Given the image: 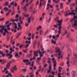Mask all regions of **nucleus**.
I'll return each mask as SVG.
<instances>
[{
  "instance_id": "de8ad7c7",
  "label": "nucleus",
  "mask_w": 77,
  "mask_h": 77,
  "mask_svg": "<svg viewBox=\"0 0 77 77\" xmlns=\"http://www.w3.org/2000/svg\"><path fill=\"white\" fill-rule=\"evenodd\" d=\"M42 32H43V31H42V30H40V32H39V33H40V35H42Z\"/></svg>"
},
{
  "instance_id": "680f3d73",
  "label": "nucleus",
  "mask_w": 77,
  "mask_h": 77,
  "mask_svg": "<svg viewBox=\"0 0 77 77\" xmlns=\"http://www.w3.org/2000/svg\"><path fill=\"white\" fill-rule=\"evenodd\" d=\"M52 61H54L53 62H54V61H56L55 60V58H53L52 59Z\"/></svg>"
},
{
  "instance_id": "f704fd0d",
  "label": "nucleus",
  "mask_w": 77,
  "mask_h": 77,
  "mask_svg": "<svg viewBox=\"0 0 77 77\" xmlns=\"http://www.w3.org/2000/svg\"><path fill=\"white\" fill-rule=\"evenodd\" d=\"M11 23H9V24L7 25L6 26L7 27V28L9 27H10V26H11Z\"/></svg>"
},
{
  "instance_id": "a19ab883",
  "label": "nucleus",
  "mask_w": 77,
  "mask_h": 77,
  "mask_svg": "<svg viewBox=\"0 0 77 77\" xmlns=\"http://www.w3.org/2000/svg\"><path fill=\"white\" fill-rule=\"evenodd\" d=\"M4 10H6V11H7L9 10V9L7 7H5L4 8Z\"/></svg>"
},
{
  "instance_id": "0eeeda50",
  "label": "nucleus",
  "mask_w": 77,
  "mask_h": 77,
  "mask_svg": "<svg viewBox=\"0 0 77 77\" xmlns=\"http://www.w3.org/2000/svg\"><path fill=\"white\" fill-rule=\"evenodd\" d=\"M23 61L24 63H25V65L26 66L29 65H30L31 63L30 62H29V60H24ZM28 62L29 63H27Z\"/></svg>"
},
{
  "instance_id": "338daca9",
  "label": "nucleus",
  "mask_w": 77,
  "mask_h": 77,
  "mask_svg": "<svg viewBox=\"0 0 77 77\" xmlns=\"http://www.w3.org/2000/svg\"><path fill=\"white\" fill-rule=\"evenodd\" d=\"M74 56H75V57L76 58L77 57V54H76L75 53L74 54Z\"/></svg>"
},
{
  "instance_id": "c03bdc74",
  "label": "nucleus",
  "mask_w": 77,
  "mask_h": 77,
  "mask_svg": "<svg viewBox=\"0 0 77 77\" xmlns=\"http://www.w3.org/2000/svg\"><path fill=\"white\" fill-rule=\"evenodd\" d=\"M5 20V18H3L2 19L0 18V21H4Z\"/></svg>"
},
{
  "instance_id": "5fc2aeb1",
  "label": "nucleus",
  "mask_w": 77,
  "mask_h": 77,
  "mask_svg": "<svg viewBox=\"0 0 77 77\" xmlns=\"http://www.w3.org/2000/svg\"><path fill=\"white\" fill-rule=\"evenodd\" d=\"M8 75L10 77H12V74H11V73H9Z\"/></svg>"
},
{
  "instance_id": "13d9d810",
  "label": "nucleus",
  "mask_w": 77,
  "mask_h": 77,
  "mask_svg": "<svg viewBox=\"0 0 77 77\" xmlns=\"http://www.w3.org/2000/svg\"><path fill=\"white\" fill-rule=\"evenodd\" d=\"M68 51L69 52L71 53V52L72 51V50H71V49L69 48L68 49Z\"/></svg>"
},
{
  "instance_id": "393cba45",
  "label": "nucleus",
  "mask_w": 77,
  "mask_h": 77,
  "mask_svg": "<svg viewBox=\"0 0 77 77\" xmlns=\"http://www.w3.org/2000/svg\"><path fill=\"white\" fill-rule=\"evenodd\" d=\"M26 6H28V4H26V6H25L24 7V8H23V9H24V10L25 11H27V8L26 7Z\"/></svg>"
},
{
  "instance_id": "37998d69",
  "label": "nucleus",
  "mask_w": 77,
  "mask_h": 77,
  "mask_svg": "<svg viewBox=\"0 0 77 77\" xmlns=\"http://www.w3.org/2000/svg\"><path fill=\"white\" fill-rule=\"evenodd\" d=\"M34 45H36V40H35L34 42Z\"/></svg>"
},
{
  "instance_id": "7ed1b4c3",
  "label": "nucleus",
  "mask_w": 77,
  "mask_h": 77,
  "mask_svg": "<svg viewBox=\"0 0 77 77\" xmlns=\"http://www.w3.org/2000/svg\"><path fill=\"white\" fill-rule=\"evenodd\" d=\"M71 23H73L74 22V24H72V27H77V16H74V18L71 19Z\"/></svg>"
},
{
  "instance_id": "8fccbe9b",
  "label": "nucleus",
  "mask_w": 77,
  "mask_h": 77,
  "mask_svg": "<svg viewBox=\"0 0 77 77\" xmlns=\"http://www.w3.org/2000/svg\"><path fill=\"white\" fill-rule=\"evenodd\" d=\"M60 33H61V30H59L58 31V33L59 35H60Z\"/></svg>"
},
{
  "instance_id": "6e6552de",
  "label": "nucleus",
  "mask_w": 77,
  "mask_h": 77,
  "mask_svg": "<svg viewBox=\"0 0 77 77\" xmlns=\"http://www.w3.org/2000/svg\"><path fill=\"white\" fill-rule=\"evenodd\" d=\"M26 44H27L25 46V48H28L29 46V45L30 44V43H31V41H26L25 42Z\"/></svg>"
},
{
  "instance_id": "f257e3e1",
  "label": "nucleus",
  "mask_w": 77,
  "mask_h": 77,
  "mask_svg": "<svg viewBox=\"0 0 77 77\" xmlns=\"http://www.w3.org/2000/svg\"><path fill=\"white\" fill-rule=\"evenodd\" d=\"M41 51H42L41 52V50H40L34 51V56L32 58L33 60H35V59H36L35 56H38V55L37 54L38 53H39L40 57H43V54L45 53L46 52V51H44V48H42L41 50Z\"/></svg>"
},
{
  "instance_id": "aec40b11",
  "label": "nucleus",
  "mask_w": 77,
  "mask_h": 77,
  "mask_svg": "<svg viewBox=\"0 0 77 77\" xmlns=\"http://www.w3.org/2000/svg\"><path fill=\"white\" fill-rule=\"evenodd\" d=\"M60 53H59L58 54L59 57H58V59H60L62 58V57H63V55H60Z\"/></svg>"
},
{
  "instance_id": "58836bf2",
  "label": "nucleus",
  "mask_w": 77,
  "mask_h": 77,
  "mask_svg": "<svg viewBox=\"0 0 77 77\" xmlns=\"http://www.w3.org/2000/svg\"><path fill=\"white\" fill-rule=\"evenodd\" d=\"M10 50H11V51H12V52H13V51H15L14 49H12V48H10Z\"/></svg>"
},
{
  "instance_id": "a18cd8bd",
  "label": "nucleus",
  "mask_w": 77,
  "mask_h": 77,
  "mask_svg": "<svg viewBox=\"0 0 77 77\" xmlns=\"http://www.w3.org/2000/svg\"><path fill=\"white\" fill-rule=\"evenodd\" d=\"M75 4L77 6L76 7V10H75V11L76 12L77 11V2H76Z\"/></svg>"
},
{
  "instance_id": "4d7b16f0",
  "label": "nucleus",
  "mask_w": 77,
  "mask_h": 77,
  "mask_svg": "<svg viewBox=\"0 0 77 77\" xmlns=\"http://www.w3.org/2000/svg\"><path fill=\"white\" fill-rule=\"evenodd\" d=\"M23 53H27V51H26V50H23Z\"/></svg>"
},
{
  "instance_id": "f8f14e48",
  "label": "nucleus",
  "mask_w": 77,
  "mask_h": 77,
  "mask_svg": "<svg viewBox=\"0 0 77 77\" xmlns=\"http://www.w3.org/2000/svg\"><path fill=\"white\" fill-rule=\"evenodd\" d=\"M74 11H75V10H71V12H69V15H75V13H74Z\"/></svg>"
},
{
  "instance_id": "49530a36",
  "label": "nucleus",
  "mask_w": 77,
  "mask_h": 77,
  "mask_svg": "<svg viewBox=\"0 0 77 77\" xmlns=\"http://www.w3.org/2000/svg\"><path fill=\"white\" fill-rule=\"evenodd\" d=\"M34 63L35 62H34V61H32L31 64V66H32V67H33V64H34Z\"/></svg>"
},
{
  "instance_id": "c85d7f7f",
  "label": "nucleus",
  "mask_w": 77,
  "mask_h": 77,
  "mask_svg": "<svg viewBox=\"0 0 77 77\" xmlns=\"http://www.w3.org/2000/svg\"><path fill=\"white\" fill-rule=\"evenodd\" d=\"M21 32H20V33L17 34V38H18L21 35Z\"/></svg>"
},
{
  "instance_id": "a878e982",
  "label": "nucleus",
  "mask_w": 77,
  "mask_h": 77,
  "mask_svg": "<svg viewBox=\"0 0 77 77\" xmlns=\"http://www.w3.org/2000/svg\"><path fill=\"white\" fill-rule=\"evenodd\" d=\"M68 33V30H67V29H66L64 32V33L63 34V36H65V35H66V33Z\"/></svg>"
},
{
  "instance_id": "6ab92c4d",
  "label": "nucleus",
  "mask_w": 77,
  "mask_h": 77,
  "mask_svg": "<svg viewBox=\"0 0 77 77\" xmlns=\"http://www.w3.org/2000/svg\"><path fill=\"white\" fill-rule=\"evenodd\" d=\"M0 54H2L3 57H4L5 56V54H3V53L1 51H0Z\"/></svg>"
},
{
  "instance_id": "774afa93",
  "label": "nucleus",
  "mask_w": 77,
  "mask_h": 77,
  "mask_svg": "<svg viewBox=\"0 0 77 77\" xmlns=\"http://www.w3.org/2000/svg\"><path fill=\"white\" fill-rule=\"evenodd\" d=\"M23 72H26V69H23Z\"/></svg>"
},
{
  "instance_id": "0e129e2a",
  "label": "nucleus",
  "mask_w": 77,
  "mask_h": 77,
  "mask_svg": "<svg viewBox=\"0 0 77 77\" xmlns=\"http://www.w3.org/2000/svg\"><path fill=\"white\" fill-rule=\"evenodd\" d=\"M17 5H17V3H16V2H15V4L14 5V6H17Z\"/></svg>"
},
{
  "instance_id": "4c0bfd02",
  "label": "nucleus",
  "mask_w": 77,
  "mask_h": 77,
  "mask_svg": "<svg viewBox=\"0 0 77 77\" xmlns=\"http://www.w3.org/2000/svg\"><path fill=\"white\" fill-rule=\"evenodd\" d=\"M49 5H50V4H47V8H46V9L47 10H48V9H49Z\"/></svg>"
},
{
  "instance_id": "2f4dec72",
  "label": "nucleus",
  "mask_w": 77,
  "mask_h": 77,
  "mask_svg": "<svg viewBox=\"0 0 77 77\" xmlns=\"http://www.w3.org/2000/svg\"><path fill=\"white\" fill-rule=\"evenodd\" d=\"M59 69L58 70L59 71V72H61V69H62V68H61V67H59Z\"/></svg>"
},
{
  "instance_id": "69168bd1",
  "label": "nucleus",
  "mask_w": 77,
  "mask_h": 77,
  "mask_svg": "<svg viewBox=\"0 0 77 77\" xmlns=\"http://www.w3.org/2000/svg\"><path fill=\"white\" fill-rule=\"evenodd\" d=\"M68 15H69L68 14V13L66 12V14H65V16L66 17H67V16H68Z\"/></svg>"
},
{
  "instance_id": "79ce46f5",
  "label": "nucleus",
  "mask_w": 77,
  "mask_h": 77,
  "mask_svg": "<svg viewBox=\"0 0 77 77\" xmlns=\"http://www.w3.org/2000/svg\"><path fill=\"white\" fill-rule=\"evenodd\" d=\"M34 36H35V34L34 33L32 34V39H33V38H34Z\"/></svg>"
},
{
  "instance_id": "e2e57ef3",
  "label": "nucleus",
  "mask_w": 77,
  "mask_h": 77,
  "mask_svg": "<svg viewBox=\"0 0 77 77\" xmlns=\"http://www.w3.org/2000/svg\"><path fill=\"white\" fill-rule=\"evenodd\" d=\"M15 56L16 57H17V56H18V54L17 53L15 55Z\"/></svg>"
},
{
  "instance_id": "473e14b6",
  "label": "nucleus",
  "mask_w": 77,
  "mask_h": 77,
  "mask_svg": "<svg viewBox=\"0 0 77 77\" xmlns=\"http://www.w3.org/2000/svg\"><path fill=\"white\" fill-rule=\"evenodd\" d=\"M60 9H62L63 8V3H60Z\"/></svg>"
},
{
  "instance_id": "cd10ccee",
  "label": "nucleus",
  "mask_w": 77,
  "mask_h": 77,
  "mask_svg": "<svg viewBox=\"0 0 77 77\" xmlns=\"http://www.w3.org/2000/svg\"><path fill=\"white\" fill-rule=\"evenodd\" d=\"M25 2H26L25 0H23V2H21L20 4L22 6H23V5H24V3Z\"/></svg>"
},
{
  "instance_id": "e433bc0d",
  "label": "nucleus",
  "mask_w": 77,
  "mask_h": 77,
  "mask_svg": "<svg viewBox=\"0 0 77 77\" xmlns=\"http://www.w3.org/2000/svg\"><path fill=\"white\" fill-rule=\"evenodd\" d=\"M27 39L29 41H30V40H31V37H27L26 39V40H27Z\"/></svg>"
},
{
  "instance_id": "09e8293b",
  "label": "nucleus",
  "mask_w": 77,
  "mask_h": 77,
  "mask_svg": "<svg viewBox=\"0 0 77 77\" xmlns=\"http://www.w3.org/2000/svg\"><path fill=\"white\" fill-rule=\"evenodd\" d=\"M51 42L52 43H53L54 44H56V41H54L53 40H52Z\"/></svg>"
},
{
  "instance_id": "ea45409f",
  "label": "nucleus",
  "mask_w": 77,
  "mask_h": 77,
  "mask_svg": "<svg viewBox=\"0 0 77 77\" xmlns=\"http://www.w3.org/2000/svg\"><path fill=\"white\" fill-rule=\"evenodd\" d=\"M24 16L25 17H29V15L28 14H25L24 15Z\"/></svg>"
},
{
  "instance_id": "5701e85b",
  "label": "nucleus",
  "mask_w": 77,
  "mask_h": 77,
  "mask_svg": "<svg viewBox=\"0 0 77 77\" xmlns=\"http://www.w3.org/2000/svg\"><path fill=\"white\" fill-rule=\"evenodd\" d=\"M13 69H14V70H15V71H17V65L14 66L13 68Z\"/></svg>"
},
{
  "instance_id": "9d476101",
  "label": "nucleus",
  "mask_w": 77,
  "mask_h": 77,
  "mask_svg": "<svg viewBox=\"0 0 77 77\" xmlns=\"http://www.w3.org/2000/svg\"><path fill=\"white\" fill-rule=\"evenodd\" d=\"M26 21H28V23H26L25 25L26 27H28L29 26V24L30 23V17L27 19Z\"/></svg>"
},
{
  "instance_id": "20e7f679",
  "label": "nucleus",
  "mask_w": 77,
  "mask_h": 77,
  "mask_svg": "<svg viewBox=\"0 0 77 77\" xmlns=\"http://www.w3.org/2000/svg\"><path fill=\"white\" fill-rule=\"evenodd\" d=\"M12 53V51H10L9 54H7L5 55L6 56H8V59H12V57H13V55L11 54Z\"/></svg>"
},
{
  "instance_id": "7c9ffc66",
  "label": "nucleus",
  "mask_w": 77,
  "mask_h": 77,
  "mask_svg": "<svg viewBox=\"0 0 77 77\" xmlns=\"http://www.w3.org/2000/svg\"><path fill=\"white\" fill-rule=\"evenodd\" d=\"M42 29V27H41V26H39L38 27H37V30H39V29Z\"/></svg>"
},
{
  "instance_id": "c756f323",
  "label": "nucleus",
  "mask_w": 77,
  "mask_h": 77,
  "mask_svg": "<svg viewBox=\"0 0 77 77\" xmlns=\"http://www.w3.org/2000/svg\"><path fill=\"white\" fill-rule=\"evenodd\" d=\"M7 70V68H5L2 71V72L4 73V72H5Z\"/></svg>"
},
{
  "instance_id": "052dcab7",
  "label": "nucleus",
  "mask_w": 77,
  "mask_h": 77,
  "mask_svg": "<svg viewBox=\"0 0 77 77\" xmlns=\"http://www.w3.org/2000/svg\"><path fill=\"white\" fill-rule=\"evenodd\" d=\"M48 52H49V53H52V51H51V50L50 51L49 50H48Z\"/></svg>"
},
{
  "instance_id": "ddd939ff",
  "label": "nucleus",
  "mask_w": 77,
  "mask_h": 77,
  "mask_svg": "<svg viewBox=\"0 0 77 77\" xmlns=\"http://www.w3.org/2000/svg\"><path fill=\"white\" fill-rule=\"evenodd\" d=\"M69 56H70V55H69V54H68V57L66 58L67 60L66 63L67 65H68L69 64V63H70V61H69Z\"/></svg>"
},
{
  "instance_id": "4468645a",
  "label": "nucleus",
  "mask_w": 77,
  "mask_h": 77,
  "mask_svg": "<svg viewBox=\"0 0 77 77\" xmlns=\"http://www.w3.org/2000/svg\"><path fill=\"white\" fill-rule=\"evenodd\" d=\"M53 63H54L53 69H54V70H55V69H56V68H55V67H56V65H57V63H56V61H54L53 62Z\"/></svg>"
},
{
  "instance_id": "4be33fe9",
  "label": "nucleus",
  "mask_w": 77,
  "mask_h": 77,
  "mask_svg": "<svg viewBox=\"0 0 77 77\" xmlns=\"http://www.w3.org/2000/svg\"><path fill=\"white\" fill-rule=\"evenodd\" d=\"M53 39H54V41H56L57 39V38H56V36L55 35H53L52 36Z\"/></svg>"
},
{
  "instance_id": "423d86ee",
  "label": "nucleus",
  "mask_w": 77,
  "mask_h": 77,
  "mask_svg": "<svg viewBox=\"0 0 77 77\" xmlns=\"http://www.w3.org/2000/svg\"><path fill=\"white\" fill-rule=\"evenodd\" d=\"M57 23H58V25L60 26V27L58 28V29L60 30L61 29H62L61 26L62 25V19H61L60 21L58 20Z\"/></svg>"
},
{
  "instance_id": "9b49d317",
  "label": "nucleus",
  "mask_w": 77,
  "mask_h": 77,
  "mask_svg": "<svg viewBox=\"0 0 77 77\" xmlns=\"http://www.w3.org/2000/svg\"><path fill=\"white\" fill-rule=\"evenodd\" d=\"M72 75V77H76V72L75 71L73 70L71 72Z\"/></svg>"
},
{
  "instance_id": "dca6fc26",
  "label": "nucleus",
  "mask_w": 77,
  "mask_h": 77,
  "mask_svg": "<svg viewBox=\"0 0 77 77\" xmlns=\"http://www.w3.org/2000/svg\"><path fill=\"white\" fill-rule=\"evenodd\" d=\"M0 62L2 64H5L6 63V61L5 60H2L0 59Z\"/></svg>"
},
{
  "instance_id": "b1692460",
  "label": "nucleus",
  "mask_w": 77,
  "mask_h": 77,
  "mask_svg": "<svg viewBox=\"0 0 77 77\" xmlns=\"http://www.w3.org/2000/svg\"><path fill=\"white\" fill-rule=\"evenodd\" d=\"M48 63H49V65L51 64V58H48Z\"/></svg>"
},
{
  "instance_id": "3c124183",
  "label": "nucleus",
  "mask_w": 77,
  "mask_h": 77,
  "mask_svg": "<svg viewBox=\"0 0 77 77\" xmlns=\"http://www.w3.org/2000/svg\"><path fill=\"white\" fill-rule=\"evenodd\" d=\"M60 74H61L60 73H58V77H61V76H60Z\"/></svg>"
},
{
  "instance_id": "2eb2a0df",
  "label": "nucleus",
  "mask_w": 77,
  "mask_h": 77,
  "mask_svg": "<svg viewBox=\"0 0 77 77\" xmlns=\"http://www.w3.org/2000/svg\"><path fill=\"white\" fill-rule=\"evenodd\" d=\"M12 63V62L11 61H10V62L8 63V64L6 66L7 68L9 69V68H10V66H11V63Z\"/></svg>"
},
{
  "instance_id": "603ef678",
  "label": "nucleus",
  "mask_w": 77,
  "mask_h": 77,
  "mask_svg": "<svg viewBox=\"0 0 77 77\" xmlns=\"http://www.w3.org/2000/svg\"><path fill=\"white\" fill-rule=\"evenodd\" d=\"M14 1H13L10 4L11 5H14Z\"/></svg>"
},
{
  "instance_id": "39448f33",
  "label": "nucleus",
  "mask_w": 77,
  "mask_h": 77,
  "mask_svg": "<svg viewBox=\"0 0 77 77\" xmlns=\"http://www.w3.org/2000/svg\"><path fill=\"white\" fill-rule=\"evenodd\" d=\"M19 21L20 22V23H18V27L21 30L22 29L21 27V24H23V21L21 20V17H19Z\"/></svg>"
},
{
  "instance_id": "c9c22d12",
  "label": "nucleus",
  "mask_w": 77,
  "mask_h": 77,
  "mask_svg": "<svg viewBox=\"0 0 77 77\" xmlns=\"http://www.w3.org/2000/svg\"><path fill=\"white\" fill-rule=\"evenodd\" d=\"M51 17H50L49 18L48 20V23H50V22L51 21Z\"/></svg>"
},
{
  "instance_id": "1a4fd4ad",
  "label": "nucleus",
  "mask_w": 77,
  "mask_h": 77,
  "mask_svg": "<svg viewBox=\"0 0 77 77\" xmlns=\"http://www.w3.org/2000/svg\"><path fill=\"white\" fill-rule=\"evenodd\" d=\"M42 2L43 5H45V4H46V2H47L45 0H40V2L39 6L40 7H41V6H42Z\"/></svg>"
},
{
  "instance_id": "bf43d9fd",
  "label": "nucleus",
  "mask_w": 77,
  "mask_h": 77,
  "mask_svg": "<svg viewBox=\"0 0 77 77\" xmlns=\"http://www.w3.org/2000/svg\"><path fill=\"white\" fill-rule=\"evenodd\" d=\"M70 6H75V4L74 3H72L71 4Z\"/></svg>"
},
{
  "instance_id": "72a5a7b5",
  "label": "nucleus",
  "mask_w": 77,
  "mask_h": 77,
  "mask_svg": "<svg viewBox=\"0 0 77 77\" xmlns=\"http://www.w3.org/2000/svg\"><path fill=\"white\" fill-rule=\"evenodd\" d=\"M69 40L70 41H71V42H72L74 40V39L73 38H71L69 39Z\"/></svg>"
},
{
  "instance_id": "bb28decb",
  "label": "nucleus",
  "mask_w": 77,
  "mask_h": 77,
  "mask_svg": "<svg viewBox=\"0 0 77 77\" xmlns=\"http://www.w3.org/2000/svg\"><path fill=\"white\" fill-rule=\"evenodd\" d=\"M59 1H60V0H53V2L54 3H58V2Z\"/></svg>"
},
{
  "instance_id": "412c9836",
  "label": "nucleus",
  "mask_w": 77,
  "mask_h": 77,
  "mask_svg": "<svg viewBox=\"0 0 77 77\" xmlns=\"http://www.w3.org/2000/svg\"><path fill=\"white\" fill-rule=\"evenodd\" d=\"M71 63L72 64V65H75V61L74 60H72L71 62Z\"/></svg>"
},
{
  "instance_id": "a211bd4d",
  "label": "nucleus",
  "mask_w": 77,
  "mask_h": 77,
  "mask_svg": "<svg viewBox=\"0 0 77 77\" xmlns=\"http://www.w3.org/2000/svg\"><path fill=\"white\" fill-rule=\"evenodd\" d=\"M42 57H39L37 58V62L38 63H39V62H40V61H41V58Z\"/></svg>"
},
{
  "instance_id": "6e6d98bb",
  "label": "nucleus",
  "mask_w": 77,
  "mask_h": 77,
  "mask_svg": "<svg viewBox=\"0 0 77 77\" xmlns=\"http://www.w3.org/2000/svg\"><path fill=\"white\" fill-rule=\"evenodd\" d=\"M47 66H48V64H45L44 65L43 67H44V68H46V67H47Z\"/></svg>"
},
{
  "instance_id": "f3484780",
  "label": "nucleus",
  "mask_w": 77,
  "mask_h": 77,
  "mask_svg": "<svg viewBox=\"0 0 77 77\" xmlns=\"http://www.w3.org/2000/svg\"><path fill=\"white\" fill-rule=\"evenodd\" d=\"M56 52L59 53L60 52V49L58 47H57L55 48Z\"/></svg>"
},
{
  "instance_id": "f03ea898",
  "label": "nucleus",
  "mask_w": 77,
  "mask_h": 77,
  "mask_svg": "<svg viewBox=\"0 0 77 77\" xmlns=\"http://www.w3.org/2000/svg\"><path fill=\"white\" fill-rule=\"evenodd\" d=\"M6 27V26H3V25H2L0 26V29H0V32L1 34H3V30H4L5 32L6 33H8L9 32L7 30H11V28L9 27L7 28V29H5V28Z\"/></svg>"
},
{
  "instance_id": "864d4df0",
  "label": "nucleus",
  "mask_w": 77,
  "mask_h": 77,
  "mask_svg": "<svg viewBox=\"0 0 77 77\" xmlns=\"http://www.w3.org/2000/svg\"><path fill=\"white\" fill-rule=\"evenodd\" d=\"M14 14H15V11L14 10H13L12 12V13L11 14L12 15H13Z\"/></svg>"
}]
</instances>
